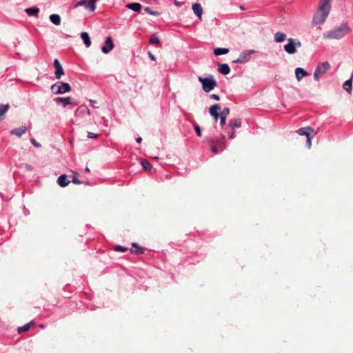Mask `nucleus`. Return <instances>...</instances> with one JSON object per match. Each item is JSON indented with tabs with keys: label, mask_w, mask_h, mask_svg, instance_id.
I'll use <instances>...</instances> for the list:
<instances>
[{
	"label": "nucleus",
	"mask_w": 353,
	"mask_h": 353,
	"mask_svg": "<svg viewBox=\"0 0 353 353\" xmlns=\"http://www.w3.org/2000/svg\"><path fill=\"white\" fill-rule=\"evenodd\" d=\"M332 0H321L319 8L314 14L312 23L315 26H321L326 21L331 10Z\"/></svg>",
	"instance_id": "obj_1"
},
{
	"label": "nucleus",
	"mask_w": 353,
	"mask_h": 353,
	"mask_svg": "<svg viewBox=\"0 0 353 353\" xmlns=\"http://www.w3.org/2000/svg\"><path fill=\"white\" fill-rule=\"evenodd\" d=\"M352 31L347 23H343L334 29L323 34V37L326 39H340L345 37Z\"/></svg>",
	"instance_id": "obj_2"
},
{
	"label": "nucleus",
	"mask_w": 353,
	"mask_h": 353,
	"mask_svg": "<svg viewBox=\"0 0 353 353\" xmlns=\"http://www.w3.org/2000/svg\"><path fill=\"white\" fill-rule=\"evenodd\" d=\"M198 80L201 83L203 90L205 92H210L217 85V83L212 75H209V77L206 78L199 77Z\"/></svg>",
	"instance_id": "obj_3"
},
{
	"label": "nucleus",
	"mask_w": 353,
	"mask_h": 353,
	"mask_svg": "<svg viewBox=\"0 0 353 353\" xmlns=\"http://www.w3.org/2000/svg\"><path fill=\"white\" fill-rule=\"evenodd\" d=\"M71 90L70 84L63 81H59L51 86V90L55 94H65L70 92Z\"/></svg>",
	"instance_id": "obj_4"
},
{
	"label": "nucleus",
	"mask_w": 353,
	"mask_h": 353,
	"mask_svg": "<svg viewBox=\"0 0 353 353\" xmlns=\"http://www.w3.org/2000/svg\"><path fill=\"white\" fill-rule=\"evenodd\" d=\"M301 43L292 38L288 39V43L284 46V50L288 54H292L296 52V47H301Z\"/></svg>",
	"instance_id": "obj_5"
},
{
	"label": "nucleus",
	"mask_w": 353,
	"mask_h": 353,
	"mask_svg": "<svg viewBox=\"0 0 353 353\" xmlns=\"http://www.w3.org/2000/svg\"><path fill=\"white\" fill-rule=\"evenodd\" d=\"M330 65L328 62H323L317 65L314 73V79L316 81H319L321 76L325 74L330 69Z\"/></svg>",
	"instance_id": "obj_6"
},
{
	"label": "nucleus",
	"mask_w": 353,
	"mask_h": 353,
	"mask_svg": "<svg viewBox=\"0 0 353 353\" xmlns=\"http://www.w3.org/2000/svg\"><path fill=\"white\" fill-rule=\"evenodd\" d=\"M97 1L98 0H81L74 5V8L84 6L85 9L90 12H94L96 9L95 4Z\"/></svg>",
	"instance_id": "obj_7"
},
{
	"label": "nucleus",
	"mask_w": 353,
	"mask_h": 353,
	"mask_svg": "<svg viewBox=\"0 0 353 353\" xmlns=\"http://www.w3.org/2000/svg\"><path fill=\"white\" fill-rule=\"evenodd\" d=\"M256 51L253 50H247L243 51L239 57V58L234 61L236 63H242L248 61L252 54L255 53Z\"/></svg>",
	"instance_id": "obj_8"
},
{
	"label": "nucleus",
	"mask_w": 353,
	"mask_h": 353,
	"mask_svg": "<svg viewBox=\"0 0 353 353\" xmlns=\"http://www.w3.org/2000/svg\"><path fill=\"white\" fill-rule=\"evenodd\" d=\"M114 43L111 37H108L105 39L103 46L101 48V51L104 54L109 53L114 48Z\"/></svg>",
	"instance_id": "obj_9"
},
{
	"label": "nucleus",
	"mask_w": 353,
	"mask_h": 353,
	"mask_svg": "<svg viewBox=\"0 0 353 353\" xmlns=\"http://www.w3.org/2000/svg\"><path fill=\"white\" fill-rule=\"evenodd\" d=\"M57 103H61L63 107H66L68 105H78V102L71 101V97H58L55 99Z\"/></svg>",
	"instance_id": "obj_10"
},
{
	"label": "nucleus",
	"mask_w": 353,
	"mask_h": 353,
	"mask_svg": "<svg viewBox=\"0 0 353 353\" xmlns=\"http://www.w3.org/2000/svg\"><path fill=\"white\" fill-rule=\"evenodd\" d=\"M27 131V128L26 126H21L18 128H14L10 132L11 134L16 135L18 137H21L23 134H25Z\"/></svg>",
	"instance_id": "obj_11"
},
{
	"label": "nucleus",
	"mask_w": 353,
	"mask_h": 353,
	"mask_svg": "<svg viewBox=\"0 0 353 353\" xmlns=\"http://www.w3.org/2000/svg\"><path fill=\"white\" fill-rule=\"evenodd\" d=\"M192 10L194 13L198 17L199 19H202L203 8L200 3H194L192 5Z\"/></svg>",
	"instance_id": "obj_12"
},
{
	"label": "nucleus",
	"mask_w": 353,
	"mask_h": 353,
	"mask_svg": "<svg viewBox=\"0 0 353 353\" xmlns=\"http://www.w3.org/2000/svg\"><path fill=\"white\" fill-rule=\"evenodd\" d=\"M295 75L298 81H301L303 77L308 75V73L302 68H296L295 69Z\"/></svg>",
	"instance_id": "obj_13"
},
{
	"label": "nucleus",
	"mask_w": 353,
	"mask_h": 353,
	"mask_svg": "<svg viewBox=\"0 0 353 353\" xmlns=\"http://www.w3.org/2000/svg\"><path fill=\"white\" fill-rule=\"evenodd\" d=\"M314 130L310 127L301 128L297 130V133L301 136H305L307 138L310 137V132Z\"/></svg>",
	"instance_id": "obj_14"
},
{
	"label": "nucleus",
	"mask_w": 353,
	"mask_h": 353,
	"mask_svg": "<svg viewBox=\"0 0 353 353\" xmlns=\"http://www.w3.org/2000/svg\"><path fill=\"white\" fill-rule=\"evenodd\" d=\"M57 183L59 186L64 188L70 183V181L66 174H61L57 179Z\"/></svg>",
	"instance_id": "obj_15"
},
{
	"label": "nucleus",
	"mask_w": 353,
	"mask_h": 353,
	"mask_svg": "<svg viewBox=\"0 0 353 353\" xmlns=\"http://www.w3.org/2000/svg\"><path fill=\"white\" fill-rule=\"evenodd\" d=\"M228 125L232 130H234L235 128H239L241 126V119L239 118L232 119L229 121Z\"/></svg>",
	"instance_id": "obj_16"
},
{
	"label": "nucleus",
	"mask_w": 353,
	"mask_h": 353,
	"mask_svg": "<svg viewBox=\"0 0 353 353\" xmlns=\"http://www.w3.org/2000/svg\"><path fill=\"white\" fill-rule=\"evenodd\" d=\"M219 72L224 75L228 74L230 72V68L227 63L219 64Z\"/></svg>",
	"instance_id": "obj_17"
},
{
	"label": "nucleus",
	"mask_w": 353,
	"mask_h": 353,
	"mask_svg": "<svg viewBox=\"0 0 353 353\" xmlns=\"http://www.w3.org/2000/svg\"><path fill=\"white\" fill-rule=\"evenodd\" d=\"M75 114L77 115H83V114H90V110L86 105H81L79 108L77 109Z\"/></svg>",
	"instance_id": "obj_18"
},
{
	"label": "nucleus",
	"mask_w": 353,
	"mask_h": 353,
	"mask_svg": "<svg viewBox=\"0 0 353 353\" xmlns=\"http://www.w3.org/2000/svg\"><path fill=\"white\" fill-rule=\"evenodd\" d=\"M145 251V248L140 247L137 243H132V249L131 250V252L137 254H143Z\"/></svg>",
	"instance_id": "obj_19"
},
{
	"label": "nucleus",
	"mask_w": 353,
	"mask_h": 353,
	"mask_svg": "<svg viewBox=\"0 0 353 353\" xmlns=\"http://www.w3.org/2000/svg\"><path fill=\"white\" fill-rule=\"evenodd\" d=\"M81 38L82 39L84 44L86 47H90L91 46V40L90 36L88 32H83L81 34Z\"/></svg>",
	"instance_id": "obj_20"
},
{
	"label": "nucleus",
	"mask_w": 353,
	"mask_h": 353,
	"mask_svg": "<svg viewBox=\"0 0 353 353\" xmlns=\"http://www.w3.org/2000/svg\"><path fill=\"white\" fill-rule=\"evenodd\" d=\"M221 110V107L219 104H214L212 106H210L209 112L211 116H215L218 114H219V112Z\"/></svg>",
	"instance_id": "obj_21"
},
{
	"label": "nucleus",
	"mask_w": 353,
	"mask_h": 353,
	"mask_svg": "<svg viewBox=\"0 0 353 353\" xmlns=\"http://www.w3.org/2000/svg\"><path fill=\"white\" fill-rule=\"evenodd\" d=\"M126 7L137 12H139L141 10V5L139 3H129L126 6Z\"/></svg>",
	"instance_id": "obj_22"
},
{
	"label": "nucleus",
	"mask_w": 353,
	"mask_h": 353,
	"mask_svg": "<svg viewBox=\"0 0 353 353\" xmlns=\"http://www.w3.org/2000/svg\"><path fill=\"white\" fill-rule=\"evenodd\" d=\"M286 38L285 34L277 32L274 34V41L277 43H281Z\"/></svg>",
	"instance_id": "obj_23"
},
{
	"label": "nucleus",
	"mask_w": 353,
	"mask_h": 353,
	"mask_svg": "<svg viewBox=\"0 0 353 353\" xmlns=\"http://www.w3.org/2000/svg\"><path fill=\"white\" fill-rule=\"evenodd\" d=\"M50 20L53 24L56 26H59L61 23V17L59 14H51L50 16Z\"/></svg>",
	"instance_id": "obj_24"
},
{
	"label": "nucleus",
	"mask_w": 353,
	"mask_h": 353,
	"mask_svg": "<svg viewBox=\"0 0 353 353\" xmlns=\"http://www.w3.org/2000/svg\"><path fill=\"white\" fill-rule=\"evenodd\" d=\"M229 52L228 48H217L214 50V54L216 56H219L222 54H226Z\"/></svg>",
	"instance_id": "obj_25"
},
{
	"label": "nucleus",
	"mask_w": 353,
	"mask_h": 353,
	"mask_svg": "<svg viewBox=\"0 0 353 353\" xmlns=\"http://www.w3.org/2000/svg\"><path fill=\"white\" fill-rule=\"evenodd\" d=\"M353 74L348 80L345 81L343 85V88L348 93H350L352 90V80Z\"/></svg>",
	"instance_id": "obj_26"
},
{
	"label": "nucleus",
	"mask_w": 353,
	"mask_h": 353,
	"mask_svg": "<svg viewBox=\"0 0 353 353\" xmlns=\"http://www.w3.org/2000/svg\"><path fill=\"white\" fill-rule=\"evenodd\" d=\"M9 108V104H0V121H2L3 115L8 110Z\"/></svg>",
	"instance_id": "obj_27"
},
{
	"label": "nucleus",
	"mask_w": 353,
	"mask_h": 353,
	"mask_svg": "<svg viewBox=\"0 0 353 353\" xmlns=\"http://www.w3.org/2000/svg\"><path fill=\"white\" fill-rule=\"evenodd\" d=\"M33 324H34V321H32L30 323H26L23 326L19 327L17 329V331L19 333H22L23 332L28 331L30 329V326Z\"/></svg>",
	"instance_id": "obj_28"
},
{
	"label": "nucleus",
	"mask_w": 353,
	"mask_h": 353,
	"mask_svg": "<svg viewBox=\"0 0 353 353\" xmlns=\"http://www.w3.org/2000/svg\"><path fill=\"white\" fill-rule=\"evenodd\" d=\"M39 11V8L34 7L29 8L26 10V12L30 16L37 15Z\"/></svg>",
	"instance_id": "obj_29"
},
{
	"label": "nucleus",
	"mask_w": 353,
	"mask_h": 353,
	"mask_svg": "<svg viewBox=\"0 0 353 353\" xmlns=\"http://www.w3.org/2000/svg\"><path fill=\"white\" fill-rule=\"evenodd\" d=\"M208 143L210 145V150L214 154H217L219 152V149L217 148V147L215 145V143H214V141L212 140V139H209L208 140Z\"/></svg>",
	"instance_id": "obj_30"
},
{
	"label": "nucleus",
	"mask_w": 353,
	"mask_h": 353,
	"mask_svg": "<svg viewBox=\"0 0 353 353\" xmlns=\"http://www.w3.org/2000/svg\"><path fill=\"white\" fill-rule=\"evenodd\" d=\"M217 145L220 148L221 150H223L225 148V138L223 135L221 136V139L217 141Z\"/></svg>",
	"instance_id": "obj_31"
},
{
	"label": "nucleus",
	"mask_w": 353,
	"mask_h": 353,
	"mask_svg": "<svg viewBox=\"0 0 353 353\" xmlns=\"http://www.w3.org/2000/svg\"><path fill=\"white\" fill-rule=\"evenodd\" d=\"M143 168L145 170H150L152 168V164L147 160H143L141 161Z\"/></svg>",
	"instance_id": "obj_32"
},
{
	"label": "nucleus",
	"mask_w": 353,
	"mask_h": 353,
	"mask_svg": "<svg viewBox=\"0 0 353 353\" xmlns=\"http://www.w3.org/2000/svg\"><path fill=\"white\" fill-rule=\"evenodd\" d=\"M64 74V70L62 67L56 69L54 75L56 79H60L61 76Z\"/></svg>",
	"instance_id": "obj_33"
},
{
	"label": "nucleus",
	"mask_w": 353,
	"mask_h": 353,
	"mask_svg": "<svg viewBox=\"0 0 353 353\" xmlns=\"http://www.w3.org/2000/svg\"><path fill=\"white\" fill-rule=\"evenodd\" d=\"M150 42L151 44L159 45L160 43V40L157 37L152 36L150 39Z\"/></svg>",
	"instance_id": "obj_34"
},
{
	"label": "nucleus",
	"mask_w": 353,
	"mask_h": 353,
	"mask_svg": "<svg viewBox=\"0 0 353 353\" xmlns=\"http://www.w3.org/2000/svg\"><path fill=\"white\" fill-rule=\"evenodd\" d=\"M230 113V108H224L223 110L220 113V116L224 117L227 118V116Z\"/></svg>",
	"instance_id": "obj_35"
},
{
	"label": "nucleus",
	"mask_w": 353,
	"mask_h": 353,
	"mask_svg": "<svg viewBox=\"0 0 353 353\" xmlns=\"http://www.w3.org/2000/svg\"><path fill=\"white\" fill-rule=\"evenodd\" d=\"M194 128L195 130V132H196V134L199 137H201V128H200L199 125L197 123H195L194 124Z\"/></svg>",
	"instance_id": "obj_36"
},
{
	"label": "nucleus",
	"mask_w": 353,
	"mask_h": 353,
	"mask_svg": "<svg viewBox=\"0 0 353 353\" xmlns=\"http://www.w3.org/2000/svg\"><path fill=\"white\" fill-rule=\"evenodd\" d=\"M78 173L76 172H73V176H72V181L74 183H76V184H79L81 182L78 180Z\"/></svg>",
	"instance_id": "obj_37"
},
{
	"label": "nucleus",
	"mask_w": 353,
	"mask_h": 353,
	"mask_svg": "<svg viewBox=\"0 0 353 353\" xmlns=\"http://www.w3.org/2000/svg\"><path fill=\"white\" fill-rule=\"evenodd\" d=\"M114 250L118 252H125L128 249L121 245H116Z\"/></svg>",
	"instance_id": "obj_38"
},
{
	"label": "nucleus",
	"mask_w": 353,
	"mask_h": 353,
	"mask_svg": "<svg viewBox=\"0 0 353 353\" xmlns=\"http://www.w3.org/2000/svg\"><path fill=\"white\" fill-rule=\"evenodd\" d=\"M87 137L89 139H97L99 137V134L88 132Z\"/></svg>",
	"instance_id": "obj_39"
},
{
	"label": "nucleus",
	"mask_w": 353,
	"mask_h": 353,
	"mask_svg": "<svg viewBox=\"0 0 353 353\" xmlns=\"http://www.w3.org/2000/svg\"><path fill=\"white\" fill-rule=\"evenodd\" d=\"M53 65H54V67L55 68V70L62 67L59 61L57 59H55L54 60Z\"/></svg>",
	"instance_id": "obj_40"
},
{
	"label": "nucleus",
	"mask_w": 353,
	"mask_h": 353,
	"mask_svg": "<svg viewBox=\"0 0 353 353\" xmlns=\"http://www.w3.org/2000/svg\"><path fill=\"white\" fill-rule=\"evenodd\" d=\"M30 141L34 146L37 148H41V144L38 143L34 139H31Z\"/></svg>",
	"instance_id": "obj_41"
},
{
	"label": "nucleus",
	"mask_w": 353,
	"mask_h": 353,
	"mask_svg": "<svg viewBox=\"0 0 353 353\" xmlns=\"http://www.w3.org/2000/svg\"><path fill=\"white\" fill-rule=\"evenodd\" d=\"M226 121V117L220 116V124L221 125H223L225 123Z\"/></svg>",
	"instance_id": "obj_42"
},
{
	"label": "nucleus",
	"mask_w": 353,
	"mask_h": 353,
	"mask_svg": "<svg viewBox=\"0 0 353 353\" xmlns=\"http://www.w3.org/2000/svg\"><path fill=\"white\" fill-rule=\"evenodd\" d=\"M210 97L216 101L220 100V97L216 94H212V95H210Z\"/></svg>",
	"instance_id": "obj_43"
},
{
	"label": "nucleus",
	"mask_w": 353,
	"mask_h": 353,
	"mask_svg": "<svg viewBox=\"0 0 353 353\" xmlns=\"http://www.w3.org/2000/svg\"><path fill=\"white\" fill-rule=\"evenodd\" d=\"M145 11L150 14L154 15L155 12L152 11L150 8H145Z\"/></svg>",
	"instance_id": "obj_44"
},
{
	"label": "nucleus",
	"mask_w": 353,
	"mask_h": 353,
	"mask_svg": "<svg viewBox=\"0 0 353 353\" xmlns=\"http://www.w3.org/2000/svg\"><path fill=\"white\" fill-rule=\"evenodd\" d=\"M232 131L229 133V137L230 139H234L235 137V131L234 130H232Z\"/></svg>",
	"instance_id": "obj_45"
},
{
	"label": "nucleus",
	"mask_w": 353,
	"mask_h": 353,
	"mask_svg": "<svg viewBox=\"0 0 353 353\" xmlns=\"http://www.w3.org/2000/svg\"><path fill=\"white\" fill-rule=\"evenodd\" d=\"M311 139H312V137H309V138H307V148H310L311 147Z\"/></svg>",
	"instance_id": "obj_46"
},
{
	"label": "nucleus",
	"mask_w": 353,
	"mask_h": 353,
	"mask_svg": "<svg viewBox=\"0 0 353 353\" xmlns=\"http://www.w3.org/2000/svg\"><path fill=\"white\" fill-rule=\"evenodd\" d=\"M148 54L152 60H153V61L155 60V57L154 54H152L151 52H149Z\"/></svg>",
	"instance_id": "obj_47"
},
{
	"label": "nucleus",
	"mask_w": 353,
	"mask_h": 353,
	"mask_svg": "<svg viewBox=\"0 0 353 353\" xmlns=\"http://www.w3.org/2000/svg\"><path fill=\"white\" fill-rule=\"evenodd\" d=\"M219 116H220V114H216V115H215V116H212V117L214 118V119L215 120V121H218V119H219Z\"/></svg>",
	"instance_id": "obj_48"
},
{
	"label": "nucleus",
	"mask_w": 353,
	"mask_h": 353,
	"mask_svg": "<svg viewBox=\"0 0 353 353\" xmlns=\"http://www.w3.org/2000/svg\"><path fill=\"white\" fill-rule=\"evenodd\" d=\"M136 141H137L138 143H141V141H142V138H141V137H138V138H137V139H136Z\"/></svg>",
	"instance_id": "obj_49"
},
{
	"label": "nucleus",
	"mask_w": 353,
	"mask_h": 353,
	"mask_svg": "<svg viewBox=\"0 0 353 353\" xmlns=\"http://www.w3.org/2000/svg\"><path fill=\"white\" fill-rule=\"evenodd\" d=\"M89 101L92 103L93 106L95 103H97V101L95 100L90 99Z\"/></svg>",
	"instance_id": "obj_50"
},
{
	"label": "nucleus",
	"mask_w": 353,
	"mask_h": 353,
	"mask_svg": "<svg viewBox=\"0 0 353 353\" xmlns=\"http://www.w3.org/2000/svg\"><path fill=\"white\" fill-rule=\"evenodd\" d=\"M26 168L27 170H32V167L30 165H26Z\"/></svg>",
	"instance_id": "obj_51"
},
{
	"label": "nucleus",
	"mask_w": 353,
	"mask_h": 353,
	"mask_svg": "<svg viewBox=\"0 0 353 353\" xmlns=\"http://www.w3.org/2000/svg\"><path fill=\"white\" fill-rule=\"evenodd\" d=\"M85 170L88 172H90V169L88 167L85 168Z\"/></svg>",
	"instance_id": "obj_52"
},
{
	"label": "nucleus",
	"mask_w": 353,
	"mask_h": 353,
	"mask_svg": "<svg viewBox=\"0 0 353 353\" xmlns=\"http://www.w3.org/2000/svg\"><path fill=\"white\" fill-rule=\"evenodd\" d=\"M175 4H176V5H179V2H177L176 1H175Z\"/></svg>",
	"instance_id": "obj_53"
}]
</instances>
